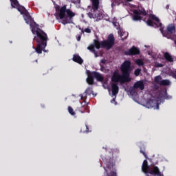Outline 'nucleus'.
<instances>
[{
  "instance_id": "f257e3e1",
  "label": "nucleus",
  "mask_w": 176,
  "mask_h": 176,
  "mask_svg": "<svg viewBox=\"0 0 176 176\" xmlns=\"http://www.w3.org/2000/svg\"><path fill=\"white\" fill-rule=\"evenodd\" d=\"M120 71L122 72L121 75L119 72H114L111 77V82H114V83L120 82L121 84L131 82V78H130V67H121Z\"/></svg>"
},
{
  "instance_id": "f03ea898",
  "label": "nucleus",
  "mask_w": 176,
  "mask_h": 176,
  "mask_svg": "<svg viewBox=\"0 0 176 176\" xmlns=\"http://www.w3.org/2000/svg\"><path fill=\"white\" fill-rule=\"evenodd\" d=\"M33 25H34V32L32 31V34L34 35H36L34 38V40L37 42V43H41V45H43L44 46H47V34L43 32V30H41L38 27H39V25L36 24V22L34 21L32 23Z\"/></svg>"
},
{
  "instance_id": "7ed1b4c3",
  "label": "nucleus",
  "mask_w": 176,
  "mask_h": 176,
  "mask_svg": "<svg viewBox=\"0 0 176 176\" xmlns=\"http://www.w3.org/2000/svg\"><path fill=\"white\" fill-rule=\"evenodd\" d=\"M142 171L146 174V176H164V175L160 172V169L157 166L153 165L152 166L148 165V160H144L142 166Z\"/></svg>"
},
{
  "instance_id": "20e7f679",
  "label": "nucleus",
  "mask_w": 176,
  "mask_h": 176,
  "mask_svg": "<svg viewBox=\"0 0 176 176\" xmlns=\"http://www.w3.org/2000/svg\"><path fill=\"white\" fill-rule=\"evenodd\" d=\"M104 164L106 165V168L104 167V176H118L113 158H105Z\"/></svg>"
},
{
  "instance_id": "39448f33",
  "label": "nucleus",
  "mask_w": 176,
  "mask_h": 176,
  "mask_svg": "<svg viewBox=\"0 0 176 176\" xmlns=\"http://www.w3.org/2000/svg\"><path fill=\"white\" fill-rule=\"evenodd\" d=\"M18 12H20L21 14L23 15V19L28 24H30V26L31 28L32 32L34 33L35 25H34L33 23L35 21L34 19H32V17L30 14V12H28V10L24 8L23 6H19L16 8Z\"/></svg>"
},
{
  "instance_id": "423d86ee",
  "label": "nucleus",
  "mask_w": 176,
  "mask_h": 176,
  "mask_svg": "<svg viewBox=\"0 0 176 176\" xmlns=\"http://www.w3.org/2000/svg\"><path fill=\"white\" fill-rule=\"evenodd\" d=\"M115 45V36L113 34H110L107 40L101 41V47H105L107 50H111Z\"/></svg>"
},
{
  "instance_id": "0eeeda50",
  "label": "nucleus",
  "mask_w": 176,
  "mask_h": 176,
  "mask_svg": "<svg viewBox=\"0 0 176 176\" xmlns=\"http://www.w3.org/2000/svg\"><path fill=\"white\" fill-rule=\"evenodd\" d=\"M162 34L168 39H173V34H175V26L173 24L168 25L166 30L160 29Z\"/></svg>"
},
{
  "instance_id": "6e6552de",
  "label": "nucleus",
  "mask_w": 176,
  "mask_h": 176,
  "mask_svg": "<svg viewBox=\"0 0 176 176\" xmlns=\"http://www.w3.org/2000/svg\"><path fill=\"white\" fill-rule=\"evenodd\" d=\"M141 14L143 16H148V12H146L144 8L141 10H134L133 16L132 18L133 21H141V20H142V16H141Z\"/></svg>"
},
{
  "instance_id": "1a4fd4ad",
  "label": "nucleus",
  "mask_w": 176,
  "mask_h": 176,
  "mask_svg": "<svg viewBox=\"0 0 176 176\" xmlns=\"http://www.w3.org/2000/svg\"><path fill=\"white\" fill-rule=\"evenodd\" d=\"M66 13L67 16L65 18V19L62 20V24L65 25V24H71L72 23V17H74L75 12H72L71 10H66Z\"/></svg>"
},
{
  "instance_id": "9d476101",
  "label": "nucleus",
  "mask_w": 176,
  "mask_h": 176,
  "mask_svg": "<svg viewBox=\"0 0 176 176\" xmlns=\"http://www.w3.org/2000/svg\"><path fill=\"white\" fill-rule=\"evenodd\" d=\"M141 53L140 49H138L137 47L133 46L128 51L124 52L125 56H137Z\"/></svg>"
},
{
  "instance_id": "9b49d317",
  "label": "nucleus",
  "mask_w": 176,
  "mask_h": 176,
  "mask_svg": "<svg viewBox=\"0 0 176 176\" xmlns=\"http://www.w3.org/2000/svg\"><path fill=\"white\" fill-rule=\"evenodd\" d=\"M56 10H59L58 16L60 20H65V13L67 12V6H63L60 8V7L56 8Z\"/></svg>"
},
{
  "instance_id": "f8f14e48",
  "label": "nucleus",
  "mask_w": 176,
  "mask_h": 176,
  "mask_svg": "<svg viewBox=\"0 0 176 176\" xmlns=\"http://www.w3.org/2000/svg\"><path fill=\"white\" fill-rule=\"evenodd\" d=\"M92 8L91 12H98V8H100V0H91Z\"/></svg>"
},
{
  "instance_id": "ddd939ff",
  "label": "nucleus",
  "mask_w": 176,
  "mask_h": 176,
  "mask_svg": "<svg viewBox=\"0 0 176 176\" xmlns=\"http://www.w3.org/2000/svg\"><path fill=\"white\" fill-rule=\"evenodd\" d=\"M87 82L88 85H94V76H93V72L87 71Z\"/></svg>"
},
{
  "instance_id": "4468645a",
  "label": "nucleus",
  "mask_w": 176,
  "mask_h": 176,
  "mask_svg": "<svg viewBox=\"0 0 176 176\" xmlns=\"http://www.w3.org/2000/svg\"><path fill=\"white\" fill-rule=\"evenodd\" d=\"M133 89H140V90H144L145 89L144 81L140 80L135 82L133 85Z\"/></svg>"
},
{
  "instance_id": "2eb2a0df",
  "label": "nucleus",
  "mask_w": 176,
  "mask_h": 176,
  "mask_svg": "<svg viewBox=\"0 0 176 176\" xmlns=\"http://www.w3.org/2000/svg\"><path fill=\"white\" fill-rule=\"evenodd\" d=\"M93 76L98 82H104V76L97 72H92Z\"/></svg>"
},
{
  "instance_id": "dca6fc26",
  "label": "nucleus",
  "mask_w": 176,
  "mask_h": 176,
  "mask_svg": "<svg viewBox=\"0 0 176 176\" xmlns=\"http://www.w3.org/2000/svg\"><path fill=\"white\" fill-rule=\"evenodd\" d=\"M72 60L74 61V63H77V64H83V59L79 56V54H74Z\"/></svg>"
},
{
  "instance_id": "f3484780",
  "label": "nucleus",
  "mask_w": 176,
  "mask_h": 176,
  "mask_svg": "<svg viewBox=\"0 0 176 176\" xmlns=\"http://www.w3.org/2000/svg\"><path fill=\"white\" fill-rule=\"evenodd\" d=\"M111 91L113 96H116L119 93V86H118V84L113 83L111 85Z\"/></svg>"
},
{
  "instance_id": "a211bd4d",
  "label": "nucleus",
  "mask_w": 176,
  "mask_h": 176,
  "mask_svg": "<svg viewBox=\"0 0 176 176\" xmlns=\"http://www.w3.org/2000/svg\"><path fill=\"white\" fill-rule=\"evenodd\" d=\"M164 57L166 63H173L174 58L168 52H165L164 54Z\"/></svg>"
},
{
  "instance_id": "6ab92c4d",
  "label": "nucleus",
  "mask_w": 176,
  "mask_h": 176,
  "mask_svg": "<svg viewBox=\"0 0 176 176\" xmlns=\"http://www.w3.org/2000/svg\"><path fill=\"white\" fill-rule=\"evenodd\" d=\"M87 16L89 17V19H98V17H100V14L97 13V11H91L87 13Z\"/></svg>"
},
{
  "instance_id": "aec40b11",
  "label": "nucleus",
  "mask_w": 176,
  "mask_h": 176,
  "mask_svg": "<svg viewBox=\"0 0 176 176\" xmlns=\"http://www.w3.org/2000/svg\"><path fill=\"white\" fill-rule=\"evenodd\" d=\"M45 47H46V46H44L43 45H42L41 43H37V46L35 49V52H36V53H38V54H41L42 50H43V49H45Z\"/></svg>"
},
{
  "instance_id": "412c9836",
  "label": "nucleus",
  "mask_w": 176,
  "mask_h": 176,
  "mask_svg": "<svg viewBox=\"0 0 176 176\" xmlns=\"http://www.w3.org/2000/svg\"><path fill=\"white\" fill-rule=\"evenodd\" d=\"M149 19H151V20H154V21H156L159 24V27H162V23H160V19L157 17L156 15L150 14Z\"/></svg>"
},
{
  "instance_id": "4be33fe9",
  "label": "nucleus",
  "mask_w": 176,
  "mask_h": 176,
  "mask_svg": "<svg viewBox=\"0 0 176 176\" xmlns=\"http://www.w3.org/2000/svg\"><path fill=\"white\" fill-rule=\"evenodd\" d=\"M119 35H120V37L122 38V41H124V39H127V36H129V34H126V32H123L122 30H120L118 31Z\"/></svg>"
},
{
  "instance_id": "5701e85b",
  "label": "nucleus",
  "mask_w": 176,
  "mask_h": 176,
  "mask_svg": "<svg viewBox=\"0 0 176 176\" xmlns=\"http://www.w3.org/2000/svg\"><path fill=\"white\" fill-rule=\"evenodd\" d=\"M171 82H170V80H162L160 82V86H170Z\"/></svg>"
},
{
  "instance_id": "b1692460",
  "label": "nucleus",
  "mask_w": 176,
  "mask_h": 176,
  "mask_svg": "<svg viewBox=\"0 0 176 176\" xmlns=\"http://www.w3.org/2000/svg\"><path fill=\"white\" fill-rule=\"evenodd\" d=\"M10 1H11V6L15 9H16L20 6L17 0H10Z\"/></svg>"
},
{
  "instance_id": "393cba45",
  "label": "nucleus",
  "mask_w": 176,
  "mask_h": 176,
  "mask_svg": "<svg viewBox=\"0 0 176 176\" xmlns=\"http://www.w3.org/2000/svg\"><path fill=\"white\" fill-rule=\"evenodd\" d=\"M94 46L96 49H100L101 47V42L98 41V40L94 41Z\"/></svg>"
},
{
  "instance_id": "a878e982",
  "label": "nucleus",
  "mask_w": 176,
  "mask_h": 176,
  "mask_svg": "<svg viewBox=\"0 0 176 176\" xmlns=\"http://www.w3.org/2000/svg\"><path fill=\"white\" fill-rule=\"evenodd\" d=\"M135 63L137 65H138V67L144 66V60H142V59H136Z\"/></svg>"
},
{
  "instance_id": "bb28decb",
  "label": "nucleus",
  "mask_w": 176,
  "mask_h": 176,
  "mask_svg": "<svg viewBox=\"0 0 176 176\" xmlns=\"http://www.w3.org/2000/svg\"><path fill=\"white\" fill-rule=\"evenodd\" d=\"M154 82L155 83H158V85H160V82H162V76H157L154 78Z\"/></svg>"
},
{
  "instance_id": "cd10ccee",
  "label": "nucleus",
  "mask_w": 176,
  "mask_h": 176,
  "mask_svg": "<svg viewBox=\"0 0 176 176\" xmlns=\"http://www.w3.org/2000/svg\"><path fill=\"white\" fill-rule=\"evenodd\" d=\"M121 67H131V62L130 60H125L122 65Z\"/></svg>"
},
{
  "instance_id": "c85d7f7f",
  "label": "nucleus",
  "mask_w": 176,
  "mask_h": 176,
  "mask_svg": "<svg viewBox=\"0 0 176 176\" xmlns=\"http://www.w3.org/2000/svg\"><path fill=\"white\" fill-rule=\"evenodd\" d=\"M85 94H88L89 96L93 94V88L91 87H88L85 90Z\"/></svg>"
},
{
  "instance_id": "c756f323",
  "label": "nucleus",
  "mask_w": 176,
  "mask_h": 176,
  "mask_svg": "<svg viewBox=\"0 0 176 176\" xmlns=\"http://www.w3.org/2000/svg\"><path fill=\"white\" fill-rule=\"evenodd\" d=\"M80 112H81V113H85V112H89V107L87 106H83L80 110Z\"/></svg>"
},
{
  "instance_id": "7c9ffc66",
  "label": "nucleus",
  "mask_w": 176,
  "mask_h": 176,
  "mask_svg": "<svg viewBox=\"0 0 176 176\" xmlns=\"http://www.w3.org/2000/svg\"><path fill=\"white\" fill-rule=\"evenodd\" d=\"M68 112L69 113H70V115H72V116H75L76 113L75 111H74V109H72V107L71 106L68 107Z\"/></svg>"
},
{
  "instance_id": "2f4dec72",
  "label": "nucleus",
  "mask_w": 176,
  "mask_h": 176,
  "mask_svg": "<svg viewBox=\"0 0 176 176\" xmlns=\"http://www.w3.org/2000/svg\"><path fill=\"white\" fill-rule=\"evenodd\" d=\"M85 127H86V130L85 131H83V130H80V132L81 133H91V129H90L89 128V126L87 125V124H85Z\"/></svg>"
},
{
  "instance_id": "473e14b6",
  "label": "nucleus",
  "mask_w": 176,
  "mask_h": 176,
  "mask_svg": "<svg viewBox=\"0 0 176 176\" xmlns=\"http://www.w3.org/2000/svg\"><path fill=\"white\" fill-rule=\"evenodd\" d=\"M140 153H142L146 159H148V155L145 153V147H140Z\"/></svg>"
},
{
  "instance_id": "72a5a7b5",
  "label": "nucleus",
  "mask_w": 176,
  "mask_h": 176,
  "mask_svg": "<svg viewBox=\"0 0 176 176\" xmlns=\"http://www.w3.org/2000/svg\"><path fill=\"white\" fill-rule=\"evenodd\" d=\"M94 47H95L94 45L91 44L89 47H87V50L92 52V53H95L96 52V49H94Z\"/></svg>"
},
{
  "instance_id": "f704fd0d",
  "label": "nucleus",
  "mask_w": 176,
  "mask_h": 176,
  "mask_svg": "<svg viewBox=\"0 0 176 176\" xmlns=\"http://www.w3.org/2000/svg\"><path fill=\"white\" fill-rule=\"evenodd\" d=\"M146 24L150 27H153V25L155 24V23H153L151 19H148L146 21Z\"/></svg>"
},
{
  "instance_id": "c9c22d12",
  "label": "nucleus",
  "mask_w": 176,
  "mask_h": 176,
  "mask_svg": "<svg viewBox=\"0 0 176 176\" xmlns=\"http://www.w3.org/2000/svg\"><path fill=\"white\" fill-rule=\"evenodd\" d=\"M140 74H141V69H137L135 70L134 75L135 76H140Z\"/></svg>"
},
{
  "instance_id": "e433bc0d",
  "label": "nucleus",
  "mask_w": 176,
  "mask_h": 176,
  "mask_svg": "<svg viewBox=\"0 0 176 176\" xmlns=\"http://www.w3.org/2000/svg\"><path fill=\"white\" fill-rule=\"evenodd\" d=\"M72 3H74V5H78V3H80V0H68Z\"/></svg>"
},
{
  "instance_id": "4c0bfd02",
  "label": "nucleus",
  "mask_w": 176,
  "mask_h": 176,
  "mask_svg": "<svg viewBox=\"0 0 176 176\" xmlns=\"http://www.w3.org/2000/svg\"><path fill=\"white\" fill-rule=\"evenodd\" d=\"M130 93H131V94H132V95L135 94V89L131 88V89H130Z\"/></svg>"
},
{
  "instance_id": "58836bf2",
  "label": "nucleus",
  "mask_w": 176,
  "mask_h": 176,
  "mask_svg": "<svg viewBox=\"0 0 176 176\" xmlns=\"http://www.w3.org/2000/svg\"><path fill=\"white\" fill-rule=\"evenodd\" d=\"M85 32H87V34H90L91 32V30H90V28H85Z\"/></svg>"
},
{
  "instance_id": "ea45409f",
  "label": "nucleus",
  "mask_w": 176,
  "mask_h": 176,
  "mask_svg": "<svg viewBox=\"0 0 176 176\" xmlns=\"http://www.w3.org/2000/svg\"><path fill=\"white\" fill-rule=\"evenodd\" d=\"M100 63H101L102 64H105V63H107V60H105V59H102V60H100Z\"/></svg>"
},
{
  "instance_id": "a19ab883",
  "label": "nucleus",
  "mask_w": 176,
  "mask_h": 176,
  "mask_svg": "<svg viewBox=\"0 0 176 176\" xmlns=\"http://www.w3.org/2000/svg\"><path fill=\"white\" fill-rule=\"evenodd\" d=\"M95 54V57H98V54H97V51L95 50V52H93Z\"/></svg>"
},
{
  "instance_id": "79ce46f5",
  "label": "nucleus",
  "mask_w": 176,
  "mask_h": 176,
  "mask_svg": "<svg viewBox=\"0 0 176 176\" xmlns=\"http://www.w3.org/2000/svg\"><path fill=\"white\" fill-rule=\"evenodd\" d=\"M80 38H81V36H78V38H77L78 42H79V41H80Z\"/></svg>"
},
{
  "instance_id": "37998d69",
  "label": "nucleus",
  "mask_w": 176,
  "mask_h": 176,
  "mask_svg": "<svg viewBox=\"0 0 176 176\" xmlns=\"http://www.w3.org/2000/svg\"><path fill=\"white\" fill-rule=\"evenodd\" d=\"M155 104H156L157 109H159V103H157V102H156Z\"/></svg>"
},
{
  "instance_id": "c03bdc74",
  "label": "nucleus",
  "mask_w": 176,
  "mask_h": 176,
  "mask_svg": "<svg viewBox=\"0 0 176 176\" xmlns=\"http://www.w3.org/2000/svg\"><path fill=\"white\" fill-rule=\"evenodd\" d=\"M148 103H149V104H153V100H150V101L148 102Z\"/></svg>"
},
{
  "instance_id": "a18cd8bd",
  "label": "nucleus",
  "mask_w": 176,
  "mask_h": 176,
  "mask_svg": "<svg viewBox=\"0 0 176 176\" xmlns=\"http://www.w3.org/2000/svg\"><path fill=\"white\" fill-rule=\"evenodd\" d=\"M156 67H163V65L160 64V65H157Z\"/></svg>"
},
{
  "instance_id": "49530a36",
  "label": "nucleus",
  "mask_w": 176,
  "mask_h": 176,
  "mask_svg": "<svg viewBox=\"0 0 176 176\" xmlns=\"http://www.w3.org/2000/svg\"><path fill=\"white\" fill-rule=\"evenodd\" d=\"M128 2H131L133 0H126Z\"/></svg>"
},
{
  "instance_id": "de8ad7c7",
  "label": "nucleus",
  "mask_w": 176,
  "mask_h": 176,
  "mask_svg": "<svg viewBox=\"0 0 176 176\" xmlns=\"http://www.w3.org/2000/svg\"><path fill=\"white\" fill-rule=\"evenodd\" d=\"M81 100H83V96L81 95Z\"/></svg>"
},
{
  "instance_id": "09e8293b",
  "label": "nucleus",
  "mask_w": 176,
  "mask_h": 176,
  "mask_svg": "<svg viewBox=\"0 0 176 176\" xmlns=\"http://www.w3.org/2000/svg\"><path fill=\"white\" fill-rule=\"evenodd\" d=\"M104 68H105V67H101V69H104Z\"/></svg>"
},
{
  "instance_id": "8fccbe9b",
  "label": "nucleus",
  "mask_w": 176,
  "mask_h": 176,
  "mask_svg": "<svg viewBox=\"0 0 176 176\" xmlns=\"http://www.w3.org/2000/svg\"><path fill=\"white\" fill-rule=\"evenodd\" d=\"M112 101H115V98H113V99H112L111 102H112Z\"/></svg>"
},
{
  "instance_id": "3c124183",
  "label": "nucleus",
  "mask_w": 176,
  "mask_h": 176,
  "mask_svg": "<svg viewBox=\"0 0 176 176\" xmlns=\"http://www.w3.org/2000/svg\"><path fill=\"white\" fill-rule=\"evenodd\" d=\"M175 44L176 45V40L175 41Z\"/></svg>"
}]
</instances>
